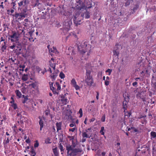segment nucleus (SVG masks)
Returning <instances> with one entry per match:
<instances>
[{
	"label": "nucleus",
	"instance_id": "19",
	"mask_svg": "<svg viewBox=\"0 0 156 156\" xmlns=\"http://www.w3.org/2000/svg\"><path fill=\"white\" fill-rule=\"evenodd\" d=\"M6 42H4L3 44H2L1 45V50L2 52L5 51L6 49Z\"/></svg>",
	"mask_w": 156,
	"mask_h": 156
},
{
	"label": "nucleus",
	"instance_id": "55",
	"mask_svg": "<svg viewBox=\"0 0 156 156\" xmlns=\"http://www.w3.org/2000/svg\"><path fill=\"white\" fill-rule=\"evenodd\" d=\"M137 82L136 81L133 82L132 83V85L133 86H135L137 84Z\"/></svg>",
	"mask_w": 156,
	"mask_h": 156
},
{
	"label": "nucleus",
	"instance_id": "61",
	"mask_svg": "<svg viewBox=\"0 0 156 156\" xmlns=\"http://www.w3.org/2000/svg\"><path fill=\"white\" fill-rule=\"evenodd\" d=\"M47 71L49 72L50 73H52V72L51 69V68L50 67H49L48 68V69Z\"/></svg>",
	"mask_w": 156,
	"mask_h": 156
},
{
	"label": "nucleus",
	"instance_id": "11",
	"mask_svg": "<svg viewBox=\"0 0 156 156\" xmlns=\"http://www.w3.org/2000/svg\"><path fill=\"white\" fill-rule=\"evenodd\" d=\"M13 17H14L16 19L18 20H21L22 18L25 17V16L23 15L21 13H16L14 15H13Z\"/></svg>",
	"mask_w": 156,
	"mask_h": 156
},
{
	"label": "nucleus",
	"instance_id": "53",
	"mask_svg": "<svg viewBox=\"0 0 156 156\" xmlns=\"http://www.w3.org/2000/svg\"><path fill=\"white\" fill-rule=\"evenodd\" d=\"M25 142L27 144H29L30 142V140L29 138H28L26 140Z\"/></svg>",
	"mask_w": 156,
	"mask_h": 156
},
{
	"label": "nucleus",
	"instance_id": "25",
	"mask_svg": "<svg viewBox=\"0 0 156 156\" xmlns=\"http://www.w3.org/2000/svg\"><path fill=\"white\" fill-rule=\"evenodd\" d=\"M22 97L23 98V99L22 100V103L23 104L27 103L28 100V98L27 96H25L24 95H22Z\"/></svg>",
	"mask_w": 156,
	"mask_h": 156
},
{
	"label": "nucleus",
	"instance_id": "48",
	"mask_svg": "<svg viewBox=\"0 0 156 156\" xmlns=\"http://www.w3.org/2000/svg\"><path fill=\"white\" fill-rule=\"evenodd\" d=\"M34 32V31L32 30H30L28 32V34L30 35V37H32V34Z\"/></svg>",
	"mask_w": 156,
	"mask_h": 156
},
{
	"label": "nucleus",
	"instance_id": "49",
	"mask_svg": "<svg viewBox=\"0 0 156 156\" xmlns=\"http://www.w3.org/2000/svg\"><path fill=\"white\" fill-rule=\"evenodd\" d=\"M105 84L106 86H108L109 84V81L108 80H106L105 81Z\"/></svg>",
	"mask_w": 156,
	"mask_h": 156
},
{
	"label": "nucleus",
	"instance_id": "36",
	"mask_svg": "<svg viewBox=\"0 0 156 156\" xmlns=\"http://www.w3.org/2000/svg\"><path fill=\"white\" fill-rule=\"evenodd\" d=\"M51 139L49 138H48L45 140V143L46 144H51Z\"/></svg>",
	"mask_w": 156,
	"mask_h": 156
},
{
	"label": "nucleus",
	"instance_id": "28",
	"mask_svg": "<svg viewBox=\"0 0 156 156\" xmlns=\"http://www.w3.org/2000/svg\"><path fill=\"white\" fill-rule=\"evenodd\" d=\"M28 77L27 74H24L22 76V80L23 81H26L28 79Z\"/></svg>",
	"mask_w": 156,
	"mask_h": 156
},
{
	"label": "nucleus",
	"instance_id": "52",
	"mask_svg": "<svg viewBox=\"0 0 156 156\" xmlns=\"http://www.w3.org/2000/svg\"><path fill=\"white\" fill-rule=\"evenodd\" d=\"M76 144L73 142L72 145H71V146L73 147V148H75L76 146ZM71 146V145H70Z\"/></svg>",
	"mask_w": 156,
	"mask_h": 156
},
{
	"label": "nucleus",
	"instance_id": "22",
	"mask_svg": "<svg viewBox=\"0 0 156 156\" xmlns=\"http://www.w3.org/2000/svg\"><path fill=\"white\" fill-rule=\"evenodd\" d=\"M15 92L16 94V96L18 97V98H20L21 97L22 94L21 92L18 90H16Z\"/></svg>",
	"mask_w": 156,
	"mask_h": 156
},
{
	"label": "nucleus",
	"instance_id": "34",
	"mask_svg": "<svg viewBox=\"0 0 156 156\" xmlns=\"http://www.w3.org/2000/svg\"><path fill=\"white\" fill-rule=\"evenodd\" d=\"M105 129L104 127L103 126L101 127V129L100 131V133L102 135H104L105 133L104 132V130Z\"/></svg>",
	"mask_w": 156,
	"mask_h": 156
},
{
	"label": "nucleus",
	"instance_id": "16",
	"mask_svg": "<svg viewBox=\"0 0 156 156\" xmlns=\"http://www.w3.org/2000/svg\"><path fill=\"white\" fill-rule=\"evenodd\" d=\"M21 13L25 16L26 17V16L27 15V9L26 7H24L23 8H21Z\"/></svg>",
	"mask_w": 156,
	"mask_h": 156
},
{
	"label": "nucleus",
	"instance_id": "64",
	"mask_svg": "<svg viewBox=\"0 0 156 156\" xmlns=\"http://www.w3.org/2000/svg\"><path fill=\"white\" fill-rule=\"evenodd\" d=\"M138 8V6L137 5H136L135 7H134L133 8V10H136L137 8Z\"/></svg>",
	"mask_w": 156,
	"mask_h": 156
},
{
	"label": "nucleus",
	"instance_id": "45",
	"mask_svg": "<svg viewBox=\"0 0 156 156\" xmlns=\"http://www.w3.org/2000/svg\"><path fill=\"white\" fill-rule=\"evenodd\" d=\"M15 60L14 58H9V59L8 61L10 63L11 62H15Z\"/></svg>",
	"mask_w": 156,
	"mask_h": 156
},
{
	"label": "nucleus",
	"instance_id": "62",
	"mask_svg": "<svg viewBox=\"0 0 156 156\" xmlns=\"http://www.w3.org/2000/svg\"><path fill=\"white\" fill-rule=\"evenodd\" d=\"M87 117H86L85 118L84 122V123L85 124H87Z\"/></svg>",
	"mask_w": 156,
	"mask_h": 156
},
{
	"label": "nucleus",
	"instance_id": "24",
	"mask_svg": "<svg viewBox=\"0 0 156 156\" xmlns=\"http://www.w3.org/2000/svg\"><path fill=\"white\" fill-rule=\"evenodd\" d=\"M49 51L50 52L56 54L57 52V50L55 47H53L52 48H50V49L49 50Z\"/></svg>",
	"mask_w": 156,
	"mask_h": 156
},
{
	"label": "nucleus",
	"instance_id": "8",
	"mask_svg": "<svg viewBox=\"0 0 156 156\" xmlns=\"http://www.w3.org/2000/svg\"><path fill=\"white\" fill-rule=\"evenodd\" d=\"M72 24V22L70 21H69L67 22H64L63 23V26L64 28L66 29L67 30H70L71 25Z\"/></svg>",
	"mask_w": 156,
	"mask_h": 156
},
{
	"label": "nucleus",
	"instance_id": "33",
	"mask_svg": "<svg viewBox=\"0 0 156 156\" xmlns=\"http://www.w3.org/2000/svg\"><path fill=\"white\" fill-rule=\"evenodd\" d=\"M71 84L73 86L77 84L75 80L74 79H72L71 80Z\"/></svg>",
	"mask_w": 156,
	"mask_h": 156
},
{
	"label": "nucleus",
	"instance_id": "5",
	"mask_svg": "<svg viewBox=\"0 0 156 156\" xmlns=\"http://www.w3.org/2000/svg\"><path fill=\"white\" fill-rule=\"evenodd\" d=\"M67 151V154L70 156H75L77 154L74 150V148L70 146H68L66 147Z\"/></svg>",
	"mask_w": 156,
	"mask_h": 156
},
{
	"label": "nucleus",
	"instance_id": "39",
	"mask_svg": "<svg viewBox=\"0 0 156 156\" xmlns=\"http://www.w3.org/2000/svg\"><path fill=\"white\" fill-rule=\"evenodd\" d=\"M78 112L80 114L79 117L81 118L83 116V111H82V109L81 108H80L79 109Z\"/></svg>",
	"mask_w": 156,
	"mask_h": 156
},
{
	"label": "nucleus",
	"instance_id": "29",
	"mask_svg": "<svg viewBox=\"0 0 156 156\" xmlns=\"http://www.w3.org/2000/svg\"><path fill=\"white\" fill-rule=\"evenodd\" d=\"M74 150L76 154H77L78 153H81L83 151L82 149L81 148H75L74 149Z\"/></svg>",
	"mask_w": 156,
	"mask_h": 156
},
{
	"label": "nucleus",
	"instance_id": "58",
	"mask_svg": "<svg viewBox=\"0 0 156 156\" xmlns=\"http://www.w3.org/2000/svg\"><path fill=\"white\" fill-rule=\"evenodd\" d=\"M9 138L8 137L7 138V140L5 141V144H8L9 142Z\"/></svg>",
	"mask_w": 156,
	"mask_h": 156
},
{
	"label": "nucleus",
	"instance_id": "9",
	"mask_svg": "<svg viewBox=\"0 0 156 156\" xmlns=\"http://www.w3.org/2000/svg\"><path fill=\"white\" fill-rule=\"evenodd\" d=\"M11 101H10V103L11 104V106L13 108L14 110H16L18 108L16 103H15V100L12 97L11 98Z\"/></svg>",
	"mask_w": 156,
	"mask_h": 156
},
{
	"label": "nucleus",
	"instance_id": "10",
	"mask_svg": "<svg viewBox=\"0 0 156 156\" xmlns=\"http://www.w3.org/2000/svg\"><path fill=\"white\" fill-rule=\"evenodd\" d=\"M49 65L55 70V69L56 63L54 61V59L53 58H51V60L49 61Z\"/></svg>",
	"mask_w": 156,
	"mask_h": 156
},
{
	"label": "nucleus",
	"instance_id": "2",
	"mask_svg": "<svg viewBox=\"0 0 156 156\" xmlns=\"http://www.w3.org/2000/svg\"><path fill=\"white\" fill-rule=\"evenodd\" d=\"M91 45L89 44H87V43L84 42L81 43L78 46V49L80 52L82 54H83L86 51H87L88 50L87 53V55L88 56L90 55V54L91 52V50L90 49H87L88 48H91Z\"/></svg>",
	"mask_w": 156,
	"mask_h": 156
},
{
	"label": "nucleus",
	"instance_id": "59",
	"mask_svg": "<svg viewBox=\"0 0 156 156\" xmlns=\"http://www.w3.org/2000/svg\"><path fill=\"white\" fill-rule=\"evenodd\" d=\"M12 129L14 130V131L16 132L15 128H16V125H14L12 127Z\"/></svg>",
	"mask_w": 156,
	"mask_h": 156
},
{
	"label": "nucleus",
	"instance_id": "32",
	"mask_svg": "<svg viewBox=\"0 0 156 156\" xmlns=\"http://www.w3.org/2000/svg\"><path fill=\"white\" fill-rule=\"evenodd\" d=\"M24 113H25V112H24L23 111L21 112H17V116L18 117H22V115H24Z\"/></svg>",
	"mask_w": 156,
	"mask_h": 156
},
{
	"label": "nucleus",
	"instance_id": "13",
	"mask_svg": "<svg viewBox=\"0 0 156 156\" xmlns=\"http://www.w3.org/2000/svg\"><path fill=\"white\" fill-rule=\"evenodd\" d=\"M84 13L81 14V16L82 18H85L86 19H87L90 17V12L87 11V10Z\"/></svg>",
	"mask_w": 156,
	"mask_h": 156
},
{
	"label": "nucleus",
	"instance_id": "14",
	"mask_svg": "<svg viewBox=\"0 0 156 156\" xmlns=\"http://www.w3.org/2000/svg\"><path fill=\"white\" fill-rule=\"evenodd\" d=\"M38 118L40 119V120L39 122V123L40 127V130H41L42 129V128H43L44 126V121L42 120L41 117V116H39L38 117Z\"/></svg>",
	"mask_w": 156,
	"mask_h": 156
},
{
	"label": "nucleus",
	"instance_id": "56",
	"mask_svg": "<svg viewBox=\"0 0 156 156\" xmlns=\"http://www.w3.org/2000/svg\"><path fill=\"white\" fill-rule=\"evenodd\" d=\"M3 2H2L1 3V5H0V7L2 8V9H4V7L3 5Z\"/></svg>",
	"mask_w": 156,
	"mask_h": 156
},
{
	"label": "nucleus",
	"instance_id": "60",
	"mask_svg": "<svg viewBox=\"0 0 156 156\" xmlns=\"http://www.w3.org/2000/svg\"><path fill=\"white\" fill-rule=\"evenodd\" d=\"M99 93L98 92H97V95L96 96V99L98 100L99 98Z\"/></svg>",
	"mask_w": 156,
	"mask_h": 156
},
{
	"label": "nucleus",
	"instance_id": "63",
	"mask_svg": "<svg viewBox=\"0 0 156 156\" xmlns=\"http://www.w3.org/2000/svg\"><path fill=\"white\" fill-rule=\"evenodd\" d=\"M95 119L94 118H93L91 119H90V122H93L94 121Z\"/></svg>",
	"mask_w": 156,
	"mask_h": 156
},
{
	"label": "nucleus",
	"instance_id": "15",
	"mask_svg": "<svg viewBox=\"0 0 156 156\" xmlns=\"http://www.w3.org/2000/svg\"><path fill=\"white\" fill-rule=\"evenodd\" d=\"M91 128H89L86 130V132H83L82 134V136L83 138H90V136H88L87 133L88 132V131H90L91 132Z\"/></svg>",
	"mask_w": 156,
	"mask_h": 156
},
{
	"label": "nucleus",
	"instance_id": "31",
	"mask_svg": "<svg viewBox=\"0 0 156 156\" xmlns=\"http://www.w3.org/2000/svg\"><path fill=\"white\" fill-rule=\"evenodd\" d=\"M55 85L57 87V90H56V91H59V90H60L61 87L60 85L59 84V83L58 82H56Z\"/></svg>",
	"mask_w": 156,
	"mask_h": 156
},
{
	"label": "nucleus",
	"instance_id": "20",
	"mask_svg": "<svg viewBox=\"0 0 156 156\" xmlns=\"http://www.w3.org/2000/svg\"><path fill=\"white\" fill-rule=\"evenodd\" d=\"M14 9L12 8L11 9H8L7 10V14L10 16H12L13 15L12 13L14 12Z\"/></svg>",
	"mask_w": 156,
	"mask_h": 156
},
{
	"label": "nucleus",
	"instance_id": "18",
	"mask_svg": "<svg viewBox=\"0 0 156 156\" xmlns=\"http://www.w3.org/2000/svg\"><path fill=\"white\" fill-rule=\"evenodd\" d=\"M62 123L61 122H57L56 124V125L57 128V130L58 132L59 130L61 129Z\"/></svg>",
	"mask_w": 156,
	"mask_h": 156
},
{
	"label": "nucleus",
	"instance_id": "51",
	"mask_svg": "<svg viewBox=\"0 0 156 156\" xmlns=\"http://www.w3.org/2000/svg\"><path fill=\"white\" fill-rule=\"evenodd\" d=\"M50 114V112L48 110H46L45 111V115L47 116L48 115Z\"/></svg>",
	"mask_w": 156,
	"mask_h": 156
},
{
	"label": "nucleus",
	"instance_id": "37",
	"mask_svg": "<svg viewBox=\"0 0 156 156\" xmlns=\"http://www.w3.org/2000/svg\"><path fill=\"white\" fill-rule=\"evenodd\" d=\"M76 1L77 3H78V4L77 5V8H78V6H80L82 3H83L82 2L81 0H76Z\"/></svg>",
	"mask_w": 156,
	"mask_h": 156
},
{
	"label": "nucleus",
	"instance_id": "54",
	"mask_svg": "<svg viewBox=\"0 0 156 156\" xmlns=\"http://www.w3.org/2000/svg\"><path fill=\"white\" fill-rule=\"evenodd\" d=\"M16 47L15 45L13 44L11 46H10L9 47V48L11 49H14Z\"/></svg>",
	"mask_w": 156,
	"mask_h": 156
},
{
	"label": "nucleus",
	"instance_id": "1",
	"mask_svg": "<svg viewBox=\"0 0 156 156\" xmlns=\"http://www.w3.org/2000/svg\"><path fill=\"white\" fill-rule=\"evenodd\" d=\"M84 82L86 86L89 87L96 86V83L94 82L93 76L91 74V71L90 70H86Z\"/></svg>",
	"mask_w": 156,
	"mask_h": 156
},
{
	"label": "nucleus",
	"instance_id": "35",
	"mask_svg": "<svg viewBox=\"0 0 156 156\" xmlns=\"http://www.w3.org/2000/svg\"><path fill=\"white\" fill-rule=\"evenodd\" d=\"M59 76L62 79H64L65 77L64 74L62 72L60 73Z\"/></svg>",
	"mask_w": 156,
	"mask_h": 156
},
{
	"label": "nucleus",
	"instance_id": "40",
	"mask_svg": "<svg viewBox=\"0 0 156 156\" xmlns=\"http://www.w3.org/2000/svg\"><path fill=\"white\" fill-rule=\"evenodd\" d=\"M11 4L12 5V8L13 9H16V1H14V2H12L11 3Z\"/></svg>",
	"mask_w": 156,
	"mask_h": 156
},
{
	"label": "nucleus",
	"instance_id": "23",
	"mask_svg": "<svg viewBox=\"0 0 156 156\" xmlns=\"http://www.w3.org/2000/svg\"><path fill=\"white\" fill-rule=\"evenodd\" d=\"M26 3V0H22L18 3V6L19 7H21L22 6L24 5Z\"/></svg>",
	"mask_w": 156,
	"mask_h": 156
},
{
	"label": "nucleus",
	"instance_id": "44",
	"mask_svg": "<svg viewBox=\"0 0 156 156\" xmlns=\"http://www.w3.org/2000/svg\"><path fill=\"white\" fill-rule=\"evenodd\" d=\"M73 87L75 88L76 90H78L80 88V87L78 85H77V84L75 85Z\"/></svg>",
	"mask_w": 156,
	"mask_h": 156
},
{
	"label": "nucleus",
	"instance_id": "26",
	"mask_svg": "<svg viewBox=\"0 0 156 156\" xmlns=\"http://www.w3.org/2000/svg\"><path fill=\"white\" fill-rule=\"evenodd\" d=\"M113 57H116V58H118L119 55V52L116 51V50H114L113 51Z\"/></svg>",
	"mask_w": 156,
	"mask_h": 156
},
{
	"label": "nucleus",
	"instance_id": "4",
	"mask_svg": "<svg viewBox=\"0 0 156 156\" xmlns=\"http://www.w3.org/2000/svg\"><path fill=\"white\" fill-rule=\"evenodd\" d=\"M60 96V100L62 103L63 105L67 104L69 102V101L68 99V98L69 96V94L66 93L64 94H62Z\"/></svg>",
	"mask_w": 156,
	"mask_h": 156
},
{
	"label": "nucleus",
	"instance_id": "46",
	"mask_svg": "<svg viewBox=\"0 0 156 156\" xmlns=\"http://www.w3.org/2000/svg\"><path fill=\"white\" fill-rule=\"evenodd\" d=\"M125 115L127 116L128 117H130L131 115V113L130 112H125Z\"/></svg>",
	"mask_w": 156,
	"mask_h": 156
},
{
	"label": "nucleus",
	"instance_id": "12",
	"mask_svg": "<svg viewBox=\"0 0 156 156\" xmlns=\"http://www.w3.org/2000/svg\"><path fill=\"white\" fill-rule=\"evenodd\" d=\"M49 84L50 89L52 91L54 94H58L59 91H56L55 88L53 86V83L49 82Z\"/></svg>",
	"mask_w": 156,
	"mask_h": 156
},
{
	"label": "nucleus",
	"instance_id": "41",
	"mask_svg": "<svg viewBox=\"0 0 156 156\" xmlns=\"http://www.w3.org/2000/svg\"><path fill=\"white\" fill-rule=\"evenodd\" d=\"M29 153L31 156H35L36 154V153L35 151H32V152H30Z\"/></svg>",
	"mask_w": 156,
	"mask_h": 156
},
{
	"label": "nucleus",
	"instance_id": "27",
	"mask_svg": "<svg viewBox=\"0 0 156 156\" xmlns=\"http://www.w3.org/2000/svg\"><path fill=\"white\" fill-rule=\"evenodd\" d=\"M53 151L55 156H58V152L57 147H56L55 148L53 149Z\"/></svg>",
	"mask_w": 156,
	"mask_h": 156
},
{
	"label": "nucleus",
	"instance_id": "7",
	"mask_svg": "<svg viewBox=\"0 0 156 156\" xmlns=\"http://www.w3.org/2000/svg\"><path fill=\"white\" fill-rule=\"evenodd\" d=\"M18 36L17 34L15 32H13L12 35L9 36L8 38L9 40H11L12 42L16 41L18 40Z\"/></svg>",
	"mask_w": 156,
	"mask_h": 156
},
{
	"label": "nucleus",
	"instance_id": "6",
	"mask_svg": "<svg viewBox=\"0 0 156 156\" xmlns=\"http://www.w3.org/2000/svg\"><path fill=\"white\" fill-rule=\"evenodd\" d=\"M81 18V16H80L77 15L75 16L74 18L73 19V22L76 26H77L78 25L80 24Z\"/></svg>",
	"mask_w": 156,
	"mask_h": 156
},
{
	"label": "nucleus",
	"instance_id": "3",
	"mask_svg": "<svg viewBox=\"0 0 156 156\" xmlns=\"http://www.w3.org/2000/svg\"><path fill=\"white\" fill-rule=\"evenodd\" d=\"M94 3L92 0H86L85 1V4L82 3L80 6H79L78 9L80 10L85 9L86 10L92 8L94 6Z\"/></svg>",
	"mask_w": 156,
	"mask_h": 156
},
{
	"label": "nucleus",
	"instance_id": "17",
	"mask_svg": "<svg viewBox=\"0 0 156 156\" xmlns=\"http://www.w3.org/2000/svg\"><path fill=\"white\" fill-rule=\"evenodd\" d=\"M58 75V73L55 72L53 73L50 75V77L51 79H52V81H54Z\"/></svg>",
	"mask_w": 156,
	"mask_h": 156
},
{
	"label": "nucleus",
	"instance_id": "50",
	"mask_svg": "<svg viewBox=\"0 0 156 156\" xmlns=\"http://www.w3.org/2000/svg\"><path fill=\"white\" fill-rule=\"evenodd\" d=\"M76 129V128H73L72 129H69V131L74 132L75 131Z\"/></svg>",
	"mask_w": 156,
	"mask_h": 156
},
{
	"label": "nucleus",
	"instance_id": "42",
	"mask_svg": "<svg viewBox=\"0 0 156 156\" xmlns=\"http://www.w3.org/2000/svg\"><path fill=\"white\" fill-rule=\"evenodd\" d=\"M39 145V144L38 141L37 140L35 141V143L34 144V147L35 148L37 147Z\"/></svg>",
	"mask_w": 156,
	"mask_h": 156
},
{
	"label": "nucleus",
	"instance_id": "47",
	"mask_svg": "<svg viewBox=\"0 0 156 156\" xmlns=\"http://www.w3.org/2000/svg\"><path fill=\"white\" fill-rule=\"evenodd\" d=\"M105 115H104L101 118V121L102 122H104L105 121Z\"/></svg>",
	"mask_w": 156,
	"mask_h": 156
},
{
	"label": "nucleus",
	"instance_id": "21",
	"mask_svg": "<svg viewBox=\"0 0 156 156\" xmlns=\"http://www.w3.org/2000/svg\"><path fill=\"white\" fill-rule=\"evenodd\" d=\"M128 103V102L126 100H125L123 102V108H124L125 111L126 109Z\"/></svg>",
	"mask_w": 156,
	"mask_h": 156
},
{
	"label": "nucleus",
	"instance_id": "38",
	"mask_svg": "<svg viewBox=\"0 0 156 156\" xmlns=\"http://www.w3.org/2000/svg\"><path fill=\"white\" fill-rule=\"evenodd\" d=\"M59 149H60L61 152L64 151V149H63V146H62V144L61 143H60L59 144Z\"/></svg>",
	"mask_w": 156,
	"mask_h": 156
},
{
	"label": "nucleus",
	"instance_id": "30",
	"mask_svg": "<svg viewBox=\"0 0 156 156\" xmlns=\"http://www.w3.org/2000/svg\"><path fill=\"white\" fill-rule=\"evenodd\" d=\"M151 139L155 138L156 137V133L155 132L152 131L150 133Z\"/></svg>",
	"mask_w": 156,
	"mask_h": 156
},
{
	"label": "nucleus",
	"instance_id": "57",
	"mask_svg": "<svg viewBox=\"0 0 156 156\" xmlns=\"http://www.w3.org/2000/svg\"><path fill=\"white\" fill-rule=\"evenodd\" d=\"M19 67L20 68H22L23 69H24L25 67V66L24 65H20Z\"/></svg>",
	"mask_w": 156,
	"mask_h": 156
},
{
	"label": "nucleus",
	"instance_id": "43",
	"mask_svg": "<svg viewBox=\"0 0 156 156\" xmlns=\"http://www.w3.org/2000/svg\"><path fill=\"white\" fill-rule=\"evenodd\" d=\"M112 72V70L109 69H108L107 70L105 71L106 73H108V75H110L111 74Z\"/></svg>",
	"mask_w": 156,
	"mask_h": 156
}]
</instances>
